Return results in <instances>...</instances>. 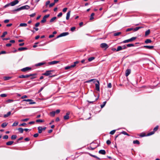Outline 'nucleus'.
Here are the masks:
<instances>
[{
	"label": "nucleus",
	"mask_w": 160,
	"mask_h": 160,
	"mask_svg": "<svg viewBox=\"0 0 160 160\" xmlns=\"http://www.w3.org/2000/svg\"><path fill=\"white\" fill-rule=\"evenodd\" d=\"M56 19V17H53L50 19V22H53Z\"/></svg>",
	"instance_id": "38"
},
{
	"label": "nucleus",
	"mask_w": 160,
	"mask_h": 160,
	"mask_svg": "<svg viewBox=\"0 0 160 160\" xmlns=\"http://www.w3.org/2000/svg\"><path fill=\"white\" fill-rule=\"evenodd\" d=\"M28 77H29V75H21L19 76V78H27Z\"/></svg>",
	"instance_id": "13"
},
{
	"label": "nucleus",
	"mask_w": 160,
	"mask_h": 160,
	"mask_svg": "<svg viewBox=\"0 0 160 160\" xmlns=\"http://www.w3.org/2000/svg\"><path fill=\"white\" fill-rule=\"evenodd\" d=\"M50 3V1H48L46 2V6H47Z\"/></svg>",
	"instance_id": "59"
},
{
	"label": "nucleus",
	"mask_w": 160,
	"mask_h": 160,
	"mask_svg": "<svg viewBox=\"0 0 160 160\" xmlns=\"http://www.w3.org/2000/svg\"><path fill=\"white\" fill-rule=\"evenodd\" d=\"M132 30H133V28H128L126 30V32H128V31H131Z\"/></svg>",
	"instance_id": "62"
},
{
	"label": "nucleus",
	"mask_w": 160,
	"mask_h": 160,
	"mask_svg": "<svg viewBox=\"0 0 160 160\" xmlns=\"http://www.w3.org/2000/svg\"><path fill=\"white\" fill-rule=\"evenodd\" d=\"M116 130H114L110 132V133L111 135H113L115 132Z\"/></svg>",
	"instance_id": "52"
},
{
	"label": "nucleus",
	"mask_w": 160,
	"mask_h": 160,
	"mask_svg": "<svg viewBox=\"0 0 160 160\" xmlns=\"http://www.w3.org/2000/svg\"><path fill=\"white\" fill-rule=\"evenodd\" d=\"M70 13H71V11H69L68 12V13L67 14L66 19L67 20H68L69 18Z\"/></svg>",
	"instance_id": "17"
},
{
	"label": "nucleus",
	"mask_w": 160,
	"mask_h": 160,
	"mask_svg": "<svg viewBox=\"0 0 160 160\" xmlns=\"http://www.w3.org/2000/svg\"><path fill=\"white\" fill-rule=\"evenodd\" d=\"M73 68V67H72V65H71L70 66H68L66 67L65 68V69L66 70H68V69L71 68Z\"/></svg>",
	"instance_id": "32"
},
{
	"label": "nucleus",
	"mask_w": 160,
	"mask_h": 160,
	"mask_svg": "<svg viewBox=\"0 0 160 160\" xmlns=\"http://www.w3.org/2000/svg\"><path fill=\"white\" fill-rule=\"evenodd\" d=\"M17 138V136L15 135H12L11 137L12 139H15Z\"/></svg>",
	"instance_id": "43"
},
{
	"label": "nucleus",
	"mask_w": 160,
	"mask_h": 160,
	"mask_svg": "<svg viewBox=\"0 0 160 160\" xmlns=\"http://www.w3.org/2000/svg\"><path fill=\"white\" fill-rule=\"evenodd\" d=\"M108 88H110L112 87V84H111V83H109L108 84Z\"/></svg>",
	"instance_id": "60"
},
{
	"label": "nucleus",
	"mask_w": 160,
	"mask_h": 160,
	"mask_svg": "<svg viewBox=\"0 0 160 160\" xmlns=\"http://www.w3.org/2000/svg\"><path fill=\"white\" fill-rule=\"evenodd\" d=\"M78 63V61H76V62H74V64L73 65H72V67H73V68H74V67H75L76 66V64H77Z\"/></svg>",
	"instance_id": "45"
},
{
	"label": "nucleus",
	"mask_w": 160,
	"mask_h": 160,
	"mask_svg": "<svg viewBox=\"0 0 160 160\" xmlns=\"http://www.w3.org/2000/svg\"><path fill=\"white\" fill-rule=\"evenodd\" d=\"M27 25L26 23H21L19 25L20 27H26Z\"/></svg>",
	"instance_id": "26"
},
{
	"label": "nucleus",
	"mask_w": 160,
	"mask_h": 160,
	"mask_svg": "<svg viewBox=\"0 0 160 160\" xmlns=\"http://www.w3.org/2000/svg\"><path fill=\"white\" fill-rule=\"evenodd\" d=\"M94 14H95L94 13H92L91 14V16H90V20H92L94 18H93V16H94Z\"/></svg>",
	"instance_id": "36"
},
{
	"label": "nucleus",
	"mask_w": 160,
	"mask_h": 160,
	"mask_svg": "<svg viewBox=\"0 0 160 160\" xmlns=\"http://www.w3.org/2000/svg\"><path fill=\"white\" fill-rule=\"evenodd\" d=\"M69 112H67L66 113V115L64 117V120H68L69 118Z\"/></svg>",
	"instance_id": "14"
},
{
	"label": "nucleus",
	"mask_w": 160,
	"mask_h": 160,
	"mask_svg": "<svg viewBox=\"0 0 160 160\" xmlns=\"http://www.w3.org/2000/svg\"><path fill=\"white\" fill-rule=\"evenodd\" d=\"M98 152L99 153L102 155H105L106 154V151L104 150H101Z\"/></svg>",
	"instance_id": "16"
},
{
	"label": "nucleus",
	"mask_w": 160,
	"mask_h": 160,
	"mask_svg": "<svg viewBox=\"0 0 160 160\" xmlns=\"http://www.w3.org/2000/svg\"><path fill=\"white\" fill-rule=\"evenodd\" d=\"M13 101V100L12 99H8L6 101V102L8 103H10L12 102Z\"/></svg>",
	"instance_id": "50"
},
{
	"label": "nucleus",
	"mask_w": 160,
	"mask_h": 160,
	"mask_svg": "<svg viewBox=\"0 0 160 160\" xmlns=\"http://www.w3.org/2000/svg\"><path fill=\"white\" fill-rule=\"evenodd\" d=\"M69 34V33L68 32H63L61 34H60L56 38H58L60 37L65 36L67 35H68Z\"/></svg>",
	"instance_id": "5"
},
{
	"label": "nucleus",
	"mask_w": 160,
	"mask_h": 160,
	"mask_svg": "<svg viewBox=\"0 0 160 160\" xmlns=\"http://www.w3.org/2000/svg\"><path fill=\"white\" fill-rule=\"evenodd\" d=\"M8 138V137L7 135L4 136L3 138V139H7Z\"/></svg>",
	"instance_id": "61"
},
{
	"label": "nucleus",
	"mask_w": 160,
	"mask_h": 160,
	"mask_svg": "<svg viewBox=\"0 0 160 160\" xmlns=\"http://www.w3.org/2000/svg\"><path fill=\"white\" fill-rule=\"evenodd\" d=\"M131 70L130 69H127L125 72V76L126 77L128 76L129 74L131 73Z\"/></svg>",
	"instance_id": "10"
},
{
	"label": "nucleus",
	"mask_w": 160,
	"mask_h": 160,
	"mask_svg": "<svg viewBox=\"0 0 160 160\" xmlns=\"http://www.w3.org/2000/svg\"><path fill=\"white\" fill-rule=\"evenodd\" d=\"M18 2L19 1L18 0H15L14 1L10 3V6H14L18 4Z\"/></svg>",
	"instance_id": "9"
},
{
	"label": "nucleus",
	"mask_w": 160,
	"mask_h": 160,
	"mask_svg": "<svg viewBox=\"0 0 160 160\" xmlns=\"http://www.w3.org/2000/svg\"><path fill=\"white\" fill-rule=\"evenodd\" d=\"M49 16V14H47L45 15L43 18L42 19L41 21V23H44L46 21V18Z\"/></svg>",
	"instance_id": "6"
},
{
	"label": "nucleus",
	"mask_w": 160,
	"mask_h": 160,
	"mask_svg": "<svg viewBox=\"0 0 160 160\" xmlns=\"http://www.w3.org/2000/svg\"><path fill=\"white\" fill-rule=\"evenodd\" d=\"M26 101V102H30L32 101V99H23L22 102Z\"/></svg>",
	"instance_id": "48"
},
{
	"label": "nucleus",
	"mask_w": 160,
	"mask_h": 160,
	"mask_svg": "<svg viewBox=\"0 0 160 160\" xmlns=\"http://www.w3.org/2000/svg\"><path fill=\"white\" fill-rule=\"evenodd\" d=\"M96 81H97V83L95 84L96 89L97 91H99L100 88L99 81L98 80Z\"/></svg>",
	"instance_id": "8"
},
{
	"label": "nucleus",
	"mask_w": 160,
	"mask_h": 160,
	"mask_svg": "<svg viewBox=\"0 0 160 160\" xmlns=\"http://www.w3.org/2000/svg\"><path fill=\"white\" fill-rule=\"evenodd\" d=\"M45 63V62H40L36 64V66L38 67L43 65Z\"/></svg>",
	"instance_id": "20"
},
{
	"label": "nucleus",
	"mask_w": 160,
	"mask_h": 160,
	"mask_svg": "<svg viewBox=\"0 0 160 160\" xmlns=\"http://www.w3.org/2000/svg\"><path fill=\"white\" fill-rule=\"evenodd\" d=\"M55 111L52 112H50L51 115L53 117L55 116Z\"/></svg>",
	"instance_id": "47"
},
{
	"label": "nucleus",
	"mask_w": 160,
	"mask_h": 160,
	"mask_svg": "<svg viewBox=\"0 0 160 160\" xmlns=\"http://www.w3.org/2000/svg\"><path fill=\"white\" fill-rule=\"evenodd\" d=\"M127 47H134V45L133 44H128L126 45Z\"/></svg>",
	"instance_id": "33"
},
{
	"label": "nucleus",
	"mask_w": 160,
	"mask_h": 160,
	"mask_svg": "<svg viewBox=\"0 0 160 160\" xmlns=\"http://www.w3.org/2000/svg\"><path fill=\"white\" fill-rule=\"evenodd\" d=\"M37 75V74L36 73H33V74H30L29 75V77H30V76H36Z\"/></svg>",
	"instance_id": "55"
},
{
	"label": "nucleus",
	"mask_w": 160,
	"mask_h": 160,
	"mask_svg": "<svg viewBox=\"0 0 160 160\" xmlns=\"http://www.w3.org/2000/svg\"><path fill=\"white\" fill-rule=\"evenodd\" d=\"M95 81H96V79H90L89 80H88V81H87L86 82L89 83V82H91L92 81H93L94 83H95Z\"/></svg>",
	"instance_id": "23"
},
{
	"label": "nucleus",
	"mask_w": 160,
	"mask_h": 160,
	"mask_svg": "<svg viewBox=\"0 0 160 160\" xmlns=\"http://www.w3.org/2000/svg\"><path fill=\"white\" fill-rule=\"evenodd\" d=\"M27 48L25 47H21L18 48V50L19 51H23L24 50H27Z\"/></svg>",
	"instance_id": "19"
},
{
	"label": "nucleus",
	"mask_w": 160,
	"mask_h": 160,
	"mask_svg": "<svg viewBox=\"0 0 160 160\" xmlns=\"http://www.w3.org/2000/svg\"><path fill=\"white\" fill-rule=\"evenodd\" d=\"M29 120L28 118H25L24 119H22L21 120L22 122H26Z\"/></svg>",
	"instance_id": "58"
},
{
	"label": "nucleus",
	"mask_w": 160,
	"mask_h": 160,
	"mask_svg": "<svg viewBox=\"0 0 160 160\" xmlns=\"http://www.w3.org/2000/svg\"><path fill=\"white\" fill-rule=\"evenodd\" d=\"M55 5V3H50L49 4V7L50 8H51V7H52V6H53L54 5Z\"/></svg>",
	"instance_id": "53"
},
{
	"label": "nucleus",
	"mask_w": 160,
	"mask_h": 160,
	"mask_svg": "<svg viewBox=\"0 0 160 160\" xmlns=\"http://www.w3.org/2000/svg\"><path fill=\"white\" fill-rule=\"evenodd\" d=\"M121 133L124 135H127L128 136H129V135L125 131H122L121 132Z\"/></svg>",
	"instance_id": "46"
},
{
	"label": "nucleus",
	"mask_w": 160,
	"mask_h": 160,
	"mask_svg": "<svg viewBox=\"0 0 160 160\" xmlns=\"http://www.w3.org/2000/svg\"><path fill=\"white\" fill-rule=\"evenodd\" d=\"M142 28V27H137L133 29V30L134 31H138V30H139V29L141 28Z\"/></svg>",
	"instance_id": "27"
},
{
	"label": "nucleus",
	"mask_w": 160,
	"mask_h": 160,
	"mask_svg": "<svg viewBox=\"0 0 160 160\" xmlns=\"http://www.w3.org/2000/svg\"><path fill=\"white\" fill-rule=\"evenodd\" d=\"M30 7L28 5H26L24 6L18 8L14 10L15 11H19L22 9H29Z\"/></svg>",
	"instance_id": "2"
},
{
	"label": "nucleus",
	"mask_w": 160,
	"mask_h": 160,
	"mask_svg": "<svg viewBox=\"0 0 160 160\" xmlns=\"http://www.w3.org/2000/svg\"><path fill=\"white\" fill-rule=\"evenodd\" d=\"M144 47L147 49H152L153 48L154 46H144Z\"/></svg>",
	"instance_id": "15"
},
{
	"label": "nucleus",
	"mask_w": 160,
	"mask_h": 160,
	"mask_svg": "<svg viewBox=\"0 0 160 160\" xmlns=\"http://www.w3.org/2000/svg\"><path fill=\"white\" fill-rule=\"evenodd\" d=\"M158 126H157L156 127H155L154 128L153 130V131H154V132H155V131H157L158 130Z\"/></svg>",
	"instance_id": "51"
},
{
	"label": "nucleus",
	"mask_w": 160,
	"mask_h": 160,
	"mask_svg": "<svg viewBox=\"0 0 160 160\" xmlns=\"http://www.w3.org/2000/svg\"><path fill=\"white\" fill-rule=\"evenodd\" d=\"M11 78L10 77H3V79L4 80L6 81L10 79Z\"/></svg>",
	"instance_id": "24"
},
{
	"label": "nucleus",
	"mask_w": 160,
	"mask_h": 160,
	"mask_svg": "<svg viewBox=\"0 0 160 160\" xmlns=\"http://www.w3.org/2000/svg\"><path fill=\"white\" fill-rule=\"evenodd\" d=\"M150 31L149 29H148V30H147L145 32V36H147L148 35L150 34Z\"/></svg>",
	"instance_id": "25"
},
{
	"label": "nucleus",
	"mask_w": 160,
	"mask_h": 160,
	"mask_svg": "<svg viewBox=\"0 0 160 160\" xmlns=\"http://www.w3.org/2000/svg\"><path fill=\"white\" fill-rule=\"evenodd\" d=\"M18 124V122H14V123L12 125V127L17 126Z\"/></svg>",
	"instance_id": "40"
},
{
	"label": "nucleus",
	"mask_w": 160,
	"mask_h": 160,
	"mask_svg": "<svg viewBox=\"0 0 160 160\" xmlns=\"http://www.w3.org/2000/svg\"><path fill=\"white\" fill-rule=\"evenodd\" d=\"M154 131H152L151 132H149V133H148L147 136H149L152 135L153 134H154Z\"/></svg>",
	"instance_id": "42"
},
{
	"label": "nucleus",
	"mask_w": 160,
	"mask_h": 160,
	"mask_svg": "<svg viewBox=\"0 0 160 160\" xmlns=\"http://www.w3.org/2000/svg\"><path fill=\"white\" fill-rule=\"evenodd\" d=\"M13 142V141H9L6 142V145L8 146L11 145Z\"/></svg>",
	"instance_id": "22"
},
{
	"label": "nucleus",
	"mask_w": 160,
	"mask_h": 160,
	"mask_svg": "<svg viewBox=\"0 0 160 160\" xmlns=\"http://www.w3.org/2000/svg\"><path fill=\"white\" fill-rule=\"evenodd\" d=\"M100 47L102 48L105 49H107L108 47V45L104 43H101L100 44Z\"/></svg>",
	"instance_id": "7"
},
{
	"label": "nucleus",
	"mask_w": 160,
	"mask_h": 160,
	"mask_svg": "<svg viewBox=\"0 0 160 160\" xmlns=\"http://www.w3.org/2000/svg\"><path fill=\"white\" fill-rule=\"evenodd\" d=\"M46 128V127L42 128V127H38V132L39 133H41L42 132V131L45 130Z\"/></svg>",
	"instance_id": "4"
},
{
	"label": "nucleus",
	"mask_w": 160,
	"mask_h": 160,
	"mask_svg": "<svg viewBox=\"0 0 160 160\" xmlns=\"http://www.w3.org/2000/svg\"><path fill=\"white\" fill-rule=\"evenodd\" d=\"M11 114V112H8L7 114H4L3 116V117L4 118H6L10 116Z\"/></svg>",
	"instance_id": "18"
},
{
	"label": "nucleus",
	"mask_w": 160,
	"mask_h": 160,
	"mask_svg": "<svg viewBox=\"0 0 160 160\" xmlns=\"http://www.w3.org/2000/svg\"><path fill=\"white\" fill-rule=\"evenodd\" d=\"M44 121L43 120L41 119H37L36 120V122H44Z\"/></svg>",
	"instance_id": "39"
},
{
	"label": "nucleus",
	"mask_w": 160,
	"mask_h": 160,
	"mask_svg": "<svg viewBox=\"0 0 160 160\" xmlns=\"http://www.w3.org/2000/svg\"><path fill=\"white\" fill-rule=\"evenodd\" d=\"M137 38L136 37H133L131 38H130L129 39L126 40H125L123 41V42H122L121 43H128L129 42H132L134 40H135Z\"/></svg>",
	"instance_id": "3"
},
{
	"label": "nucleus",
	"mask_w": 160,
	"mask_h": 160,
	"mask_svg": "<svg viewBox=\"0 0 160 160\" xmlns=\"http://www.w3.org/2000/svg\"><path fill=\"white\" fill-rule=\"evenodd\" d=\"M7 34V32H4L2 35L1 36V37L2 38H3V37H4Z\"/></svg>",
	"instance_id": "44"
},
{
	"label": "nucleus",
	"mask_w": 160,
	"mask_h": 160,
	"mask_svg": "<svg viewBox=\"0 0 160 160\" xmlns=\"http://www.w3.org/2000/svg\"><path fill=\"white\" fill-rule=\"evenodd\" d=\"M106 101H105L103 102V104H102L101 105V108H103L105 106V104H106Z\"/></svg>",
	"instance_id": "35"
},
{
	"label": "nucleus",
	"mask_w": 160,
	"mask_h": 160,
	"mask_svg": "<svg viewBox=\"0 0 160 160\" xmlns=\"http://www.w3.org/2000/svg\"><path fill=\"white\" fill-rule=\"evenodd\" d=\"M133 144H137L138 145L140 144L138 140L133 141Z\"/></svg>",
	"instance_id": "31"
},
{
	"label": "nucleus",
	"mask_w": 160,
	"mask_h": 160,
	"mask_svg": "<svg viewBox=\"0 0 160 160\" xmlns=\"http://www.w3.org/2000/svg\"><path fill=\"white\" fill-rule=\"evenodd\" d=\"M18 130L21 133H22L24 131V130L22 128H18Z\"/></svg>",
	"instance_id": "34"
},
{
	"label": "nucleus",
	"mask_w": 160,
	"mask_h": 160,
	"mask_svg": "<svg viewBox=\"0 0 160 160\" xmlns=\"http://www.w3.org/2000/svg\"><path fill=\"white\" fill-rule=\"evenodd\" d=\"M152 41L150 39H147L145 41V42L146 43H150Z\"/></svg>",
	"instance_id": "28"
},
{
	"label": "nucleus",
	"mask_w": 160,
	"mask_h": 160,
	"mask_svg": "<svg viewBox=\"0 0 160 160\" xmlns=\"http://www.w3.org/2000/svg\"><path fill=\"white\" fill-rule=\"evenodd\" d=\"M8 124V123L7 122H4L2 124L1 127L2 128H4Z\"/></svg>",
	"instance_id": "21"
},
{
	"label": "nucleus",
	"mask_w": 160,
	"mask_h": 160,
	"mask_svg": "<svg viewBox=\"0 0 160 160\" xmlns=\"http://www.w3.org/2000/svg\"><path fill=\"white\" fill-rule=\"evenodd\" d=\"M90 155L91 156H92V157H94V158H97V159H98V160H100V158H98V157H97V156H95V155H92V154H90Z\"/></svg>",
	"instance_id": "41"
},
{
	"label": "nucleus",
	"mask_w": 160,
	"mask_h": 160,
	"mask_svg": "<svg viewBox=\"0 0 160 160\" xmlns=\"http://www.w3.org/2000/svg\"><path fill=\"white\" fill-rule=\"evenodd\" d=\"M32 101H30V102H29V104H35L36 103L35 102L33 101V100H32Z\"/></svg>",
	"instance_id": "54"
},
{
	"label": "nucleus",
	"mask_w": 160,
	"mask_h": 160,
	"mask_svg": "<svg viewBox=\"0 0 160 160\" xmlns=\"http://www.w3.org/2000/svg\"><path fill=\"white\" fill-rule=\"evenodd\" d=\"M53 70H48L46 71V72L42 74V75H43L46 76H49V78H52V77H54L55 76V75H50L52 74L51 72H52Z\"/></svg>",
	"instance_id": "1"
},
{
	"label": "nucleus",
	"mask_w": 160,
	"mask_h": 160,
	"mask_svg": "<svg viewBox=\"0 0 160 160\" xmlns=\"http://www.w3.org/2000/svg\"><path fill=\"white\" fill-rule=\"evenodd\" d=\"M7 96L6 94H2L0 95V96L2 97H5Z\"/></svg>",
	"instance_id": "49"
},
{
	"label": "nucleus",
	"mask_w": 160,
	"mask_h": 160,
	"mask_svg": "<svg viewBox=\"0 0 160 160\" xmlns=\"http://www.w3.org/2000/svg\"><path fill=\"white\" fill-rule=\"evenodd\" d=\"M121 32H117L114 33V36H118L121 34Z\"/></svg>",
	"instance_id": "37"
},
{
	"label": "nucleus",
	"mask_w": 160,
	"mask_h": 160,
	"mask_svg": "<svg viewBox=\"0 0 160 160\" xmlns=\"http://www.w3.org/2000/svg\"><path fill=\"white\" fill-rule=\"evenodd\" d=\"M59 62V61H51L50 62H49L48 63L49 65H53V64H57Z\"/></svg>",
	"instance_id": "11"
},
{
	"label": "nucleus",
	"mask_w": 160,
	"mask_h": 160,
	"mask_svg": "<svg viewBox=\"0 0 160 160\" xmlns=\"http://www.w3.org/2000/svg\"><path fill=\"white\" fill-rule=\"evenodd\" d=\"M62 12H61L58 14V15L57 16L58 17H61L62 16Z\"/></svg>",
	"instance_id": "64"
},
{
	"label": "nucleus",
	"mask_w": 160,
	"mask_h": 160,
	"mask_svg": "<svg viewBox=\"0 0 160 160\" xmlns=\"http://www.w3.org/2000/svg\"><path fill=\"white\" fill-rule=\"evenodd\" d=\"M95 58V57H91L90 58H88V60L89 62H91Z\"/></svg>",
	"instance_id": "30"
},
{
	"label": "nucleus",
	"mask_w": 160,
	"mask_h": 160,
	"mask_svg": "<svg viewBox=\"0 0 160 160\" xmlns=\"http://www.w3.org/2000/svg\"><path fill=\"white\" fill-rule=\"evenodd\" d=\"M75 29H76V28L75 27H72L71 28V31L73 32V31H74L75 30Z\"/></svg>",
	"instance_id": "56"
},
{
	"label": "nucleus",
	"mask_w": 160,
	"mask_h": 160,
	"mask_svg": "<svg viewBox=\"0 0 160 160\" xmlns=\"http://www.w3.org/2000/svg\"><path fill=\"white\" fill-rule=\"evenodd\" d=\"M31 69V68H29L28 67H27L25 68H24L22 69L21 70L22 72H26L27 71Z\"/></svg>",
	"instance_id": "12"
},
{
	"label": "nucleus",
	"mask_w": 160,
	"mask_h": 160,
	"mask_svg": "<svg viewBox=\"0 0 160 160\" xmlns=\"http://www.w3.org/2000/svg\"><path fill=\"white\" fill-rule=\"evenodd\" d=\"M106 143L108 145H109L111 143V142L109 140H108L106 142Z\"/></svg>",
	"instance_id": "57"
},
{
	"label": "nucleus",
	"mask_w": 160,
	"mask_h": 160,
	"mask_svg": "<svg viewBox=\"0 0 160 160\" xmlns=\"http://www.w3.org/2000/svg\"><path fill=\"white\" fill-rule=\"evenodd\" d=\"M122 50V47L121 46H119L117 47V49L116 50V51H118L121 50Z\"/></svg>",
	"instance_id": "29"
},
{
	"label": "nucleus",
	"mask_w": 160,
	"mask_h": 160,
	"mask_svg": "<svg viewBox=\"0 0 160 160\" xmlns=\"http://www.w3.org/2000/svg\"><path fill=\"white\" fill-rule=\"evenodd\" d=\"M38 135H39V134L38 133H35L33 135V137L35 138H36L38 136Z\"/></svg>",
	"instance_id": "63"
}]
</instances>
